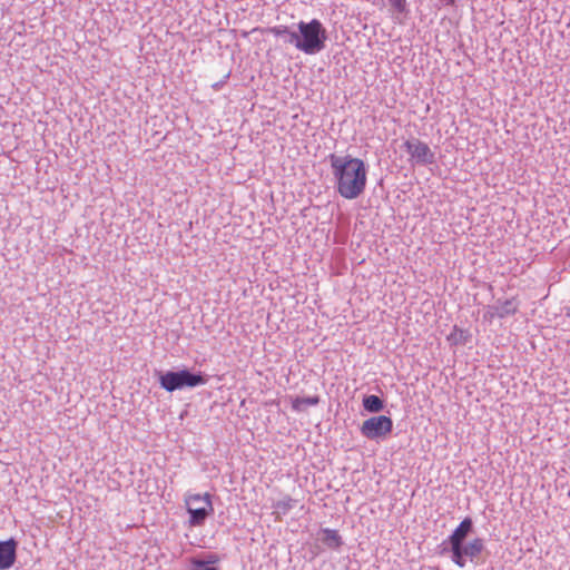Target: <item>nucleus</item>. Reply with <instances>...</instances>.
Here are the masks:
<instances>
[{
	"label": "nucleus",
	"instance_id": "obj_5",
	"mask_svg": "<svg viewBox=\"0 0 570 570\" xmlns=\"http://www.w3.org/2000/svg\"><path fill=\"white\" fill-rule=\"evenodd\" d=\"M484 550V540L482 538H474L468 543L460 544L458 550L450 551L451 560L460 568L465 566L468 559L478 564L479 558Z\"/></svg>",
	"mask_w": 570,
	"mask_h": 570
},
{
	"label": "nucleus",
	"instance_id": "obj_10",
	"mask_svg": "<svg viewBox=\"0 0 570 570\" xmlns=\"http://www.w3.org/2000/svg\"><path fill=\"white\" fill-rule=\"evenodd\" d=\"M219 561L220 558L216 553H208L204 559L194 557L189 560V570H219L215 567Z\"/></svg>",
	"mask_w": 570,
	"mask_h": 570
},
{
	"label": "nucleus",
	"instance_id": "obj_16",
	"mask_svg": "<svg viewBox=\"0 0 570 570\" xmlns=\"http://www.w3.org/2000/svg\"><path fill=\"white\" fill-rule=\"evenodd\" d=\"M269 32L273 33L276 37H281L284 39L285 43H289V35L296 33L295 30H292L287 26H275L269 29Z\"/></svg>",
	"mask_w": 570,
	"mask_h": 570
},
{
	"label": "nucleus",
	"instance_id": "obj_13",
	"mask_svg": "<svg viewBox=\"0 0 570 570\" xmlns=\"http://www.w3.org/2000/svg\"><path fill=\"white\" fill-rule=\"evenodd\" d=\"M362 404L364 410L368 413H380L384 410V401L377 395H365Z\"/></svg>",
	"mask_w": 570,
	"mask_h": 570
},
{
	"label": "nucleus",
	"instance_id": "obj_8",
	"mask_svg": "<svg viewBox=\"0 0 570 570\" xmlns=\"http://www.w3.org/2000/svg\"><path fill=\"white\" fill-rule=\"evenodd\" d=\"M473 531V521L471 518L463 519L460 524L453 530L451 535L444 543L449 544V548L444 547L443 552L458 550L460 544L464 543L469 534Z\"/></svg>",
	"mask_w": 570,
	"mask_h": 570
},
{
	"label": "nucleus",
	"instance_id": "obj_9",
	"mask_svg": "<svg viewBox=\"0 0 570 570\" xmlns=\"http://www.w3.org/2000/svg\"><path fill=\"white\" fill-rule=\"evenodd\" d=\"M17 548L18 542L13 538L0 541V570H7L14 564Z\"/></svg>",
	"mask_w": 570,
	"mask_h": 570
},
{
	"label": "nucleus",
	"instance_id": "obj_3",
	"mask_svg": "<svg viewBox=\"0 0 570 570\" xmlns=\"http://www.w3.org/2000/svg\"><path fill=\"white\" fill-rule=\"evenodd\" d=\"M207 383V377L202 372L194 373L188 368L167 371L159 374V384L167 392H174L185 387H196Z\"/></svg>",
	"mask_w": 570,
	"mask_h": 570
},
{
	"label": "nucleus",
	"instance_id": "obj_19",
	"mask_svg": "<svg viewBox=\"0 0 570 570\" xmlns=\"http://www.w3.org/2000/svg\"><path fill=\"white\" fill-rule=\"evenodd\" d=\"M494 316H497L495 311L489 307L488 312L484 314V317L492 320Z\"/></svg>",
	"mask_w": 570,
	"mask_h": 570
},
{
	"label": "nucleus",
	"instance_id": "obj_20",
	"mask_svg": "<svg viewBox=\"0 0 570 570\" xmlns=\"http://www.w3.org/2000/svg\"><path fill=\"white\" fill-rule=\"evenodd\" d=\"M566 315H567L568 317H570V306H568V307H567Z\"/></svg>",
	"mask_w": 570,
	"mask_h": 570
},
{
	"label": "nucleus",
	"instance_id": "obj_6",
	"mask_svg": "<svg viewBox=\"0 0 570 570\" xmlns=\"http://www.w3.org/2000/svg\"><path fill=\"white\" fill-rule=\"evenodd\" d=\"M402 147L410 155V161L413 165L426 166L435 163V154L419 138L412 137L405 140Z\"/></svg>",
	"mask_w": 570,
	"mask_h": 570
},
{
	"label": "nucleus",
	"instance_id": "obj_15",
	"mask_svg": "<svg viewBox=\"0 0 570 570\" xmlns=\"http://www.w3.org/2000/svg\"><path fill=\"white\" fill-rule=\"evenodd\" d=\"M296 503V500L286 497L277 502L274 503L273 508L275 509L276 513L286 514L289 510L294 508V504Z\"/></svg>",
	"mask_w": 570,
	"mask_h": 570
},
{
	"label": "nucleus",
	"instance_id": "obj_11",
	"mask_svg": "<svg viewBox=\"0 0 570 570\" xmlns=\"http://www.w3.org/2000/svg\"><path fill=\"white\" fill-rule=\"evenodd\" d=\"M490 308L495 311V314L500 318H504L510 315H514L519 308V304L514 297L501 301L498 299L497 303Z\"/></svg>",
	"mask_w": 570,
	"mask_h": 570
},
{
	"label": "nucleus",
	"instance_id": "obj_7",
	"mask_svg": "<svg viewBox=\"0 0 570 570\" xmlns=\"http://www.w3.org/2000/svg\"><path fill=\"white\" fill-rule=\"evenodd\" d=\"M393 430V421L390 416L379 415L365 420L361 428V434L368 440L385 438Z\"/></svg>",
	"mask_w": 570,
	"mask_h": 570
},
{
	"label": "nucleus",
	"instance_id": "obj_2",
	"mask_svg": "<svg viewBox=\"0 0 570 570\" xmlns=\"http://www.w3.org/2000/svg\"><path fill=\"white\" fill-rule=\"evenodd\" d=\"M327 31L317 19L309 22L299 21L296 33L289 35V45L306 55H315L325 48Z\"/></svg>",
	"mask_w": 570,
	"mask_h": 570
},
{
	"label": "nucleus",
	"instance_id": "obj_12",
	"mask_svg": "<svg viewBox=\"0 0 570 570\" xmlns=\"http://www.w3.org/2000/svg\"><path fill=\"white\" fill-rule=\"evenodd\" d=\"M321 534V541L330 549L336 550L343 544L342 537L336 530L322 529Z\"/></svg>",
	"mask_w": 570,
	"mask_h": 570
},
{
	"label": "nucleus",
	"instance_id": "obj_21",
	"mask_svg": "<svg viewBox=\"0 0 570 570\" xmlns=\"http://www.w3.org/2000/svg\"><path fill=\"white\" fill-rule=\"evenodd\" d=\"M455 0H446L448 4H454Z\"/></svg>",
	"mask_w": 570,
	"mask_h": 570
},
{
	"label": "nucleus",
	"instance_id": "obj_14",
	"mask_svg": "<svg viewBox=\"0 0 570 570\" xmlns=\"http://www.w3.org/2000/svg\"><path fill=\"white\" fill-rule=\"evenodd\" d=\"M320 396H304V397H295L292 401V409L296 412H303L305 411L306 406H314L320 403Z\"/></svg>",
	"mask_w": 570,
	"mask_h": 570
},
{
	"label": "nucleus",
	"instance_id": "obj_18",
	"mask_svg": "<svg viewBox=\"0 0 570 570\" xmlns=\"http://www.w3.org/2000/svg\"><path fill=\"white\" fill-rule=\"evenodd\" d=\"M389 2L397 12H404L406 6L405 0H389Z\"/></svg>",
	"mask_w": 570,
	"mask_h": 570
},
{
	"label": "nucleus",
	"instance_id": "obj_1",
	"mask_svg": "<svg viewBox=\"0 0 570 570\" xmlns=\"http://www.w3.org/2000/svg\"><path fill=\"white\" fill-rule=\"evenodd\" d=\"M333 180L336 191L345 199L360 197L367 183V168L365 163L351 155L328 156Z\"/></svg>",
	"mask_w": 570,
	"mask_h": 570
},
{
	"label": "nucleus",
	"instance_id": "obj_4",
	"mask_svg": "<svg viewBox=\"0 0 570 570\" xmlns=\"http://www.w3.org/2000/svg\"><path fill=\"white\" fill-rule=\"evenodd\" d=\"M187 512L189 513V525L199 527L202 525L207 517L214 512L212 499L209 493L190 494L185 500Z\"/></svg>",
	"mask_w": 570,
	"mask_h": 570
},
{
	"label": "nucleus",
	"instance_id": "obj_17",
	"mask_svg": "<svg viewBox=\"0 0 570 570\" xmlns=\"http://www.w3.org/2000/svg\"><path fill=\"white\" fill-rule=\"evenodd\" d=\"M449 340L454 344H465L466 343V332L463 330L454 328L453 333L449 336Z\"/></svg>",
	"mask_w": 570,
	"mask_h": 570
}]
</instances>
